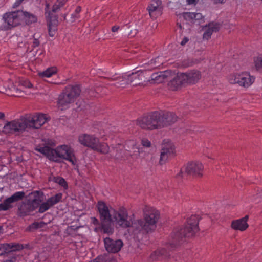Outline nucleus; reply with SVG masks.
I'll use <instances>...</instances> for the list:
<instances>
[{
  "mask_svg": "<svg viewBox=\"0 0 262 262\" xmlns=\"http://www.w3.org/2000/svg\"><path fill=\"white\" fill-rule=\"evenodd\" d=\"M120 27L118 26H114L112 27L111 30L113 32H117Z\"/></svg>",
  "mask_w": 262,
  "mask_h": 262,
  "instance_id": "nucleus-46",
  "label": "nucleus"
},
{
  "mask_svg": "<svg viewBox=\"0 0 262 262\" xmlns=\"http://www.w3.org/2000/svg\"><path fill=\"white\" fill-rule=\"evenodd\" d=\"M25 196V193L24 191H17L10 197L7 198V199L10 204L12 205L14 203L22 200Z\"/></svg>",
  "mask_w": 262,
  "mask_h": 262,
  "instance_id": "nucleus-30",
  "label": "nucleus"
},
{
  "mask_svg": "<svg viewBox=\"0 0 262 262\" xmlns=\"http://www.w3.org/2000/svg\"><path fill=\"white\" fill-rule=\"evenodd\" d=\"M38 207H39L38 212L42 213L47 211L52 206L47 200L45 202L39 204Z\"/></svg>",
  "mask_w": 262,
  "mask_h": 262,
  "instance_id": "nucleus-35",
  "label": "nucleus"
},
{
  "mask_svg": "<svg viewBox=\"0 0 262 262\" xmlns=\"http://www.w3.org/2000/svg\"><path fill=\"white\" fill-rule=\"evenodd\" d=\"M31 227L35 229L38 228L39 227V224L38 222H34L31 225Z\"/></svg>",
  "mask_w": 262,
  "mask_h": 262,
  "instance_id": "nucleus-47",
  "label": "nucleus"
},
{
  "mask_svg": "<svg viewBox=\"0 0 262 262\" xmlns=\"http://www.w3.org/2000/svg\"><path fill=\"white\" fill-rule=\"evenodd\" d=\"M39 45H40V41L37 39L34 38L33 42H32V48L33 49H35V48L39 47Z\"/></svg>",
  "mask_w": 262,
  "mask_h": 262,
  "instance_id": "nucleus-44",
  "label": "nucleus"
},
{
  "mask_svg": "<svg viewBox=\"0 0 262 262\" xmlns=\"http://www.w3.org/2000/svg\"><path fill=\"white\" fill-rule=\"evenodd\" d=\"M47 19L49 34L50 36L53 37L55 36L57 31V26L58 24V17L57 15L52 16L51 13L49 12Z\"/></svg>",
  "mask_w": 262,
  "mask_h": 262,
  "instance_id": "nucleus-21",
  "label": "nucleus"
},
{
  "mask_svg": "<svg viewBox=\"0 0 262 262\" xmlns=\"http://www.w3.org/2000/svg\"><path fill=\"white\" fill-rule=\"evenodd\" d=\"M182 73H179L177 75L171 80L169 83L168 86L169 89L172 91L178 90L183 84H185L184 78H182Z\"/></svg>",
  "mask_w": 262,
  "mask_h": 262,
  "instance_id": "nucleus-24",
  "label": "nucleus"
},
{
  "mask_svg": "<svg viewBox=\"0 0 262 262\" xmlns=\"http://www.w3.org/2000/svg\"><path fill=\"white\" fill-rule=\"evenodd\" d=\"M28 247V245L25 246L18 243H6L0 244V255L4 253H9L14 251H19Z\"/></svg>",
  "mask_w": 262,
  "mask_h": 262,
  "instance_id": "nucleus-19",
  "label": "nucleus"
},
{
  "mask_svg": "<svg viewBox=\"0 0 262 262\" xmlns=\"http://www.w3.org/2000/svg\"><path fill=\"white\" fill-rule=\"evenodd\" d=\"M80 18V14H77L75 12H74L71 14V22H74L76 20Z\"/></svg>",
  "mask_w": 262,
  "mask_h": 262,
  "instance_id": "nucleus-42",
  "label": "nucleus"
},
{
  "mask_svg": "<svg viewBox=\"0 0 262 262\" xmlns=\"http://www.w3.org/2000/svg\"><path fill=\"white\" fill-rule=\"evenodd\" d=\"M98 209L100 214L101 227L103 229L104 233L112 234L114 229L112 226V212L109 210L107 205L103 202L98 203Z\"/></svg>",
  "mask_w": 262,
  "mask_h": 262,
  "instance_id": "nucleus-9",
  "label": "nucleus"
},
{
  "mask_svg": "<svg viewBox=\"0 0 262 262\" xmlns=\"http://www.w3.org/2000/svg\"><path fill=\"white\" fill-rule=\"evenodd\" d=\"M142 145L146 147H149L151 145L150 142L147 139L144 138L141 141Z\"/></svg>",
  "mask_w": 262,
  "mask_h": 262,
  "instance_id": "nucleus-41",
  "label": "nucleus"
},
{
  "mask_svg": "<svg viewBox=\"0 0 262 262\" xmlns=\"http://www.w3.org/2000/svg\"><path fill=\"white\" fill-rule=\"evenodd\" d=\"M215 3H223L224 0H213Z\"/></svg>",
  "mask_w": 262,
  "mask_h": 262,
  "instance_id": "nucleus-51",
  "label": "nucleus"
},
{
  "mask_svg": "<svg viewBox=\"0 0 262 262\" xmlns=\"http://www.w3.org/2000/svg\"><path fill=\"white\" fill-rule=\"evenodd\" d=\"M203 166L199 162H189L185 167V172L181 169L176 175L177 178H182L187 174L195 177H201L203 176Z\"/></svg>",
  "mask_w": 262,
  "mask_h": 262,
  "instance_id": "nucleus-13",
  "label": "nucleus"
},
{
  "mask_svg": "<svg viewBox=\"0 0 262 262\" xmlns=\"http://www.w3.org/2000/svg\"><path fill=\"white\" fill-rule=\"evenodd\" d=\"M81 8L80 6H77L76 8V9L75 10V11L74 12H75L77 14H79L80 12H81Z\"/></svg>",
  "mask_w": 262,
  "mask_h": 262,
  "instance_id": "nucleus-49",
  "label": "nucleus"
},
{
  "mask_svg": "<svg viewBox=\"0 0 262 262\" xmlns=\"http://www.w3.org/2000/svg\"><path fill=\"white\" fill-rule=\"evenodd\" d=\"M113 218L116 223L123 228L130 227L129 230L132 232L134 237L138 238V234H144L154 230L156 224L159 219V212L155 208L145 206L144 209V219L138 220L130 223L128 220V213L124 208H120L118 211L113 210Z\"/></svg>",
  "mask_w": 262,
  "mask_h": 262,
  "instance_id": "nucleus-1",
  "label": "nucleus"
},
{
  "mask_svg": "<svg viewBox=\"0 0 262 262\" xmlns=\"http://www.w3.org/2000/svg\"><path fill=\"white\" fill-rule=\"evenodd\" d=\"M175 154V146L173 142L168 139L164 140L160 155V164L165 163L167 160L172 158Z\"/></svg>",
  "mask_w": 262,
  "mask_h": 262,
  "instance_id": "nucleus-15",
  "label": "nucleus"
},
{
  "mask_svg": "<svg viewBox=\"0 0 262 262\" xmlns=\"http://www.w3.org/2000/svg\"><path fill=\"white\" fill-rule=\"evenodd\" d=\"M169 255V251L167 250L165 248L158 249L151 253L148 261L151 262L155 260H161Z\"/></svg>",
  "mask_w": 262,
  "mask_h": 262,
  "instance_id": "nucleus-23",
  "label": "nucleus"
},
{
  "mask_svg": "<svg viewBox=\"0 0 262 262\" xmlns=\"http://www.w3.org/2000/svg\"><path fill=\"white\" fill-rule=\"evenodd\" d=\"M113 148L116 152L115 157L117 159L123 157L124 150L129 151L131 149L137 148L136 142L134 140H128L126 141L125 145L118 144L115 147H113Z\"/></svg>",
  "mask_w": 262,
  "mask_h": 262,
  "instance_id": "nucleus-17",
  "label": "nucleus"
},
{
  "mask_svg": "<svg viewBox=\"0 0 262 262\" xmlns=\"http://www.w3.org/2000/svg\"><path fill=\"white\" fill-rule=\"evenodd\" d=\"M144 70H138L135 72L132 73L129 75H124L123 76H118V74L113 75L112 77H108L112 80L116 81L114 83L117 87L122 86L126 84H130L133 86H136L141 83L143 79L144 78L143 74Z\"/></svg>",
  "mask_w": 262,
  "mask_h": 262,
  "instance_id": "nucleus-8",
  "label": "nucleus"
},
{
  "mask_svg": "<svg viewBox=\"0 0 262 262\" xmlns=\"http://www.w3.org/2000/svg\"><path fill=\"white\" fill-rule=\"evenodd\" d=\"M49 181L54 182L60 186L62 187L64 190H67L68 188V185L66 181L62 177L57 176L55 177L51 176L49 177Z\"/></svg>",
  "mask_w": 262,
  "mask_h": 262,
  "instance_id": "nucleus-29",
  "label": "nucleus"
},
{
  "mask_svg": "<svg viewBox=\"0 0 262 262\" xmlns=\"http://www.w3.org/2000/svg\"><path fill=\"white\" fill-rule=\"evenodd\" d=\"M164 75L162 72L154 73L151 76V81L156 83L162 82L164 79Z\"/></svg>",
  "mask_w": 262,
  "mask_h": 262,
  "instance_id": "nucleus-34",
  "label": "nucleus"
},
{
  "mask_svg": "<svg viewBox=\"0 0 262 262\" xmlns=\"http://www.w3.org/2000/svg\"><path fill=\"white\" fill-rule=\"evenodd\" d=\"M147 10L150 17L152 19H156L162 14V1L161 0L151 1L147 7Z\"/></svg>",
  "mask_w": 262,
  "mask_h": 262,
  "instance_id": "nucleus-18",
  "label": "nucleus"
},
{
  "mask_svg": "<svg viewBox=\"0 0 262 262\" xmlns=\"http://www.w3.org/2000/svg\"><path fill=\"white\" fill-rule=\"evenodd\" d=\"M66 15L64 16V19H66Z\"/></svg>",
  "mask_w": 262,
  "mask_h": 262,
  "instance_id": "nucleus-54",
  "label": "nucleus"
},
{
  "mask_svg": "<svg viewBox=\"0 0 262 262\" xmlns=\"http://www.w3.org/2000/svg\"><path fill=\"white\" fill-rule=\"evenodd\" d=\"M199 220L198 216L192 215L188 219L184 228H175L166 247L170 250H173L184 242L185 238L193 236L199 231Z\"/></svg>",
  "mask_w": 262,
  "mask_h": 262,
  "instance_id": "nucleus-3",
  "label": "nucleus"
},
{
  "mask_svg": "<svg viewBox=\"0 0 262 262\" xmlns=\"http://www.w3.org/2000/svg\"><path fill=\"white\" fill-rule=\"evenodd\" d=\"M67 0H57L56 3L53 5L52 11V12H56L60 8L63 7Z\"/></svg>",
  "mask_w": 262,
  "mask_h": 262,
  "instance_id": "nucleus-36",
  "label": "nucleus"
},
{
  "mask_svg": "<svg viewBox=\"0 0 262 262\" xmlns=\"http://www.w3.org/2000/svg\"><path fill=\"white\" fill-rule=\"evenodd\" d=\"M5 117V114L3 113L0 112V119H3Z\"/></svg>",
  "mask_w": 262,
  "mask_h": 262,
  "instance_id": "nucleus-52",
  "label": "nucleus"
},
{
  "mask_svg": "<svg viewBox=\"0 0 262 262\" xmlns=\"http://www.w3.org/2000/svg\"><path fill=\"white\" fill-rule=\"evenodd\" d=\"M220 25L217 23H211L206 26L204 28V32L203 34V38L208 40L211 36L213 32L219 31Z\"/></svg>",
  "mask_w": 262,
  "mask_h": 262,
  "instance_id": "nucleus-25",
  "label": "nucleus"
},
{
  "mask_svg": "<svg viewBox=\"0 0 262 262\" xmlns=\"http://www.w3.org/2000/svg\"><path fill=\"white\" fill-rule=\"evenodd\" d=\"M91 222L94 225H95L96 226L94 228V231L95 232H98L100 231L102 232H104L103 229H102V228H101V227H100L101 223H100L99 220L97 219H96L95 217H92L91 218Z\"/></svg>",
  "mask_w": 262,
  "mask_h": 262,
  "instance_id": "nucleus-33",
  "label": "nucleus"
},
{
  "mask_svg": "<svg viewBox=\"0 0 262 262\" xmlns=\"http://www.w3.org/2000/svg\"><path fill=\"white\" fill-rule=\"evenodd\" d=\"M20 84L26 88L34 89L33 84L30 82V81L27 79L21 80L20 81Z\"/></svg>",
  "mask_w": 262,
  "mask_h": 262,
  "instance_id": "nucleus-40",
  "label": "nucleus"
},
{
  "mask_svg": "<svg viewBox=\"0 0 262 262\" xmlns=\"http://www.w3.org/2000/svg\"><path fill=\"white\" fill-rule=\"evenodd\" d=\"M161 58L160 57H157L155 59H152L150 61V64L151 65V69H154L157 68L161 64V62L159 61Z\"/></svg>",
  "mask_w": 262,
  "mask_h": 262,
  "instance_id": "nucleus-39",
  "label": "nucleus"
},
{
  "mask_svg": "<svg viewBox=\"0 0 262 262\" xmlns=\"http://www.w3.org/2000/svg\"><path fill=\"white\" fill-rule=\"evenodd\" d=\"M57 72L58 69L56 67H51L42 72H39L38 74L40 78H49L56 74Z\"/></svg>",
  "mask_w": 262,
  "mask_h": 262,
  "instance_id": "nucleus-28",
  "label": "nucleus"
},
{
  "mask_svg": "<svg viewBox=\"0 0 262 262\" xmlns=\"http://www.w3.org/2000/svg\"><path fill=\"white\" fill-rule=\"evenodd\" d=\"M78 141L82 145L91 148L94 151L106 154L109 151L108 146L104 143H101L99 139L94 135L82 134L78 136Z\"/></svg>",
  "mask_w": 262,
  "mask_h": 262,
  "instance_id": "nucleus-5",
  "label": "nucleus"
},
{
  "mask_svg": "<svg viewBox=\"0 0 262 262\" xmlns=\"http://www.w3.org/2000/svg\"><path fill=\"white\" fill-rule=\"evenodd\" d=\"M177 120V116L172 112L155 111L139 118L137 124L143 129L153 130L170 125Z\"/></svg>",
  "mask_w": 262,
  "mask_h": 262,
  "instance_id": "nucleus-2",
  "label": "nucleus"
},
{
  "mask_svg": "<svg viewBox=\"0 0 262 262\" xmlns=\"http://www.w3.org/2000/svg\"><path fill=\"white\" fill-rule=\"evenodd\" d=\"M182 78H184L185 84H194L201 78V74L195 70H191L186 73H182Z\"/></svg>",
  "mask_w": 262,
  "mask_h": 262,
  "instance_id": "nucleus-20",
  "label": "nucleus"
},
{
  "mask_svg": "<svg viewBox=\"0 0 262 262\" xmlns=\"http://www.w3.org/2000/svg\"><path fill=\"white\" fill-rule=\"evenodd\" d=\"M49 8H50V5L48 3H46V8H45V11H46V17L47 18H48V14H49V13L50 12L51 13V15L52 16H54L55 15H53L52 14V13L49 11Z\"/></svg>",
  "mask_w": 262,
  "mask_h": 262,
  "instance_id": "nucleus-43",
  "label": "nucleus"
},
{
  "mask_svg": "<svg viewBox=\"0 0 262 262\" xmlns=\"http://www.w3.org/2000/svg\"><path fill=\"white\" fill-rule=\"evenodd\" d=\"M81 92L79 85H69L66 87L63 92L59 95L58 104L59 108L63 110L68 107L69 105L73 102Z\"/></svg>",
  "mask_w": 262,
  "mask_h": 262,
  "instance_id": "nucleus-6",
  "label": "nucleus"
},
{
  "mask_svg": "<svg viewBox=\"0 0 262 262\" xmlns=\"http://www.w3.org/2000/svg\"><path fill=\"white\" fill-rule=\"evenodd\" d=\"M248 219L249 216L245 215L244 217L232 221L231 224V228L234 230L241 231L246 230L249 227L247 223Z\"/></svg>",
  "mask_w": 262,
  "mask_h": 262,
  "instance_id": "nucleus-22",
  "label": "nucleus"
},
{
  "mask_svg": "<svg viewBox=\"0 0 262 262\" xmlns=\"http://www.w3.org/2000/svg\"><path fill=\"white\" fill-rule=\"evenodd\" d=\"M21 13L20 10L9 12L4 14V27L6 30L11 29L20 25L21 23Z\"/></svg>",
  "mask_w": 262,
  "mask_h": 262,
  "instance_id": "nucleus-12",
  "label": "nucleus"
},
{
  "mask_svg": "<svg viewBox=\"0 0 262 262\" xmlns=\"http://www.w3.org/2000/svg\"><path fill=\"white\" fill-rule=\"evenodd\" d=\"M21 4V3H19V0H16V2L14 3V6H13V7H16L17 6H18L20 4Z\"/></svg>",
  "mask_w": 262,
  "mask_h": 262,
  "instance_id": "nucleus-50",
  "label": "nucleus"
},
{
  "mask_svg": "<svg viewBox=\"0 0 262 262\" xmlns=\"http://www.w3.org/2000/svg\"><path fill=\"white\" fill-rule=\"evenodd\" d=\"M23 0H19V3H21Z\"/></svg>",
  "mask_w": 262,
  "mask_h": 262,
  "instance_id": "nucleus-53",
  "label": "nucleus"
},
{
  "mask_svg": "<svg viewBox=\"0 0 262 262\" xmlns=\"http://www.w3.org/2000/svg\"><path fill=\"white\" fill-rule=\"evenodd\" d=\"M13 207L12 205H10L7 198L4 201L3 203H0V211H7Z\"/></svg>",
  "mask_w": 262,
  "mask_h": 262,
  "instance_id": "nucleus-38",
  "label": "nucleus"
},
{
  "mask_svg": "<svg viewBox=\"0 0 262 262\" xmlns=\"http://www.w3.org/2000/svg\"><path fill=\"white\" fill-rule=\"evenodd\" d=\"M40 192L35 191L31 193L30 198L26 202H23L18 207L17 215L20 217L29 215L35 210L40 203Z\"/></svg>",
  "mask_w": 262,
  "mask_h": 262,
  "instance_id": "nucleus-7",
  "label": "nucleus"
},
{
  "mask_svg": "<svg viewBox=\"0 0 262 262\" xmlns=\"http://www.w3.org/2000/svg\"><path fill=\"white\" fill-rule=\"evenodd\" d=\"M254 62L256 70L259 71H262V55H260L255 58Z\"/></svg>",
  "mask_w": 262,
  "mask_h": 262,
  "instance_id": "nucleus-37",
  "label": "nucleus"
},
{
  "mask_svg": "<svg viewBox=\"0 0 262 262\" xmlns=\"http://www.w3.org/2000/svg\"><path fill=\"white\" fill-rule=\"evenodd\" d=\"M24 117L7 122L3 127V132L6 134H19L26 129Z\"/></svg>",
  "mask_w": 262,
  "mask_h": 262,
  "instance_id": "nucleus-11",
  "label": "nucleus"
},
{
  "mask_svg": "<svg viewBox=\"0 0 262 262\" xmlns=\"http://www.w3.org/2000/svg\"><path fill=\"white\" fill-rule=\"evenodd\" d=\"M35 150L48 159L54 161H57L59 158L70 162L73 165L77 163L74 149L69 145H62L53 149L49 146L37 147Z\"/></svg>",
  "mask_w": 262,
  "mask_h": 262,
  "instance_id": "nucleus-4",
  "label": "nucleus"
},
{
  "mask_svg": "<svg viewBox=\"0 0 262 262\" xmlns=\"http://www.w3.org/2000/svg\"><path fill=\"white\" fill-rule=\"evenodd\" d=\"M104 246L106 251L110 253H117L123 245V242L120 239H113L106 237L104 239Z\"/></svg>",
  "mask_w": 262,
  "mask_h": 262,
  "instance_id": "nucleus-16",
  "label": "nucleus"
},
{
  "mask_svg": "<svg viewBox=\"0 0 262 262\" xmlns=\"http://www.w3.org/2000/svg\"><path fill=\"white\" fill-rule=\"evenodd\" d=\"M25 120L26 128H39L48 120V118L45 114H37L34 115H26L23 116Z\"/></svg>",
  "mask_w": 262,
  "mask_h": 262,
  "instance_id": "nucleus-14",
  "label": "nucleus"
},
{
  "mask_svg": "<svg viewBox=\"0 0 262 262\" xmlns=\"http://www.w3.org/2000/svg\"><path fill=\"white\" fill-rule=\"evenodd\" d=\"M255 79V77L251 75L248 72L233 73L228 76V80L231 84H237L245 88L251 86Z\"/></svg>",
  "mask_w": 262,
  "mask_h": 262,
  "instance_id": "nucleus-10",
  "label": "nucleus"
},
{
  "mask_svg": "<svg viewBox=\"0 0 262 262\" xmlns=\"http://www.w3.org/2000/svg\"><path fill=\"white\" fill-rule=\"evenodd\" d=\"M62 194L61 193H58L55 195L51 196L48 199V202L50 204L51 206L59 203L62 199Z\"/></svg>",
  "mask_w": 262,
  "mask_h": 262,
  "instance_id": "nucleus-32",
  "label": "nucleus"
},
{
  "mask_svg": "<svg viewBox=\"0 0 262 262\" xmlns=\"http://www.w3.org/2000/svg\"><path fill=\"white\" fill-rule=\"evenodd\" d=\"M186 2L187 4L193 5L196 4V0H186Z\"/></svg>",
  "mask_w": 262,
  "mask_h": 262,
  "instance_id": "nucleus-48",
  "label": "nucleus"
},
{
  "mask_svg": "<svg viewBox=\"0 0 262 262\" xmlns=\"http://www.w3.org/2000/svg\"><path fill=\"white\" fill-rule=\"evenodd\" d=\"M188 41H189L188 38L185 37L182 40V41L181 42V45L182 46H184V45H185L188 42Z\"/></svg>",
  "mask_w": 262,
  "mask_h": 262,
  "instance_id": "nucleus-45",
  "label": "nucleus"
},
{
  "mask_svg": "<svg viewBox=\"0 0 262 262\" xmlns=\"http://www.w3.org/2000/svg\"><path fill=\"white\" fill-rule=\"evenodd\" d=\"M20 12L23 13L21 16L22 23L30 25L37 21V17L34 14L23 10H20Z\"/></svg>",
  "mask_w": 262,
  "mask_h": 262,
  "instance_id": "nucleus-26",
  "label": "nucleus"
},
{
  "mask_svg": "<svg viewBox=\"0 0 262 262\" xmlns=\"http://www.w3.org/2000/svg\"><path fill=\"white\" fill-rule=\"evenodd\" d=\"M183 16L186 20L196 21L201 20L203 19V17L200 13L194 12H185L183 14Z\"/></svg>",
  "mask_w": 262,
  "mask_h": 262,
  "instance_id": "nucleus-27",
  "label": "nucleus"
},
{
  "mask_svg": "<svg viewBox=\"0 0 262 262\" xmlns=\"http://www.w3.org/2000/svg\"><path fill=\"white\" fill-rule=\"evenodd\" d=\"M62 194L61 193H58L55 195L51 196L48 199V202L50 204L51 206L59 203L62 199Z\"/></svg>",
  "mask_w": 262,
  "mask_h": 262,
  "instance_id": "nucleus-31",
  "label": "nucleus"
}]
</instances>
